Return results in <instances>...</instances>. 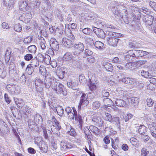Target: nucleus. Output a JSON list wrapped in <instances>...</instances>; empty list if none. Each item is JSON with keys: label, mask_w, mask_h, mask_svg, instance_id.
<instances>
[{"label": "nucleus", "mask_w": 156, "mask_h": 156, "mask_svg": "<svg viewBox=\"0 0 156 156\" xmlns=\"http://www.w3.org/2000/svg\"><path fill=\"white\" fill-rule=\"evenodd\" d=\"M73 112L69 113L68 115L69 118L71 120H74V118L76 121L79 122V128L82 129L83 123V117L80 114H77V112L74 107L72 108Z\"/></svg>", "instance_id": "nucleus-1"}, {"label": "nucleus", "mask_w": 156, "mask_h": 156, "mask_svg": "<svg viewBox=\"0 0 156 156\" xmlns=\"http://www.w3.org/2000/svg\"><path fill=\"white\" fill-rule=\"evenodd\" d=\"M120 6H124V5H118L116 6L112 7V10L116 17H123L125 15H128L127 10L126 9H121Z\"/></svg>", "instance_id": "nucleus-2"}, {"label": "nucleus", "mask_w": 156, "mask_h": 156, "mask_svg": "<svg viewBox=\"0 0 156 156\" xmlns=\"http://www.w3.org/2000/svg\"><path fill=\"white\" fill-rule=\"evenodd\" d=\"M52 89L58 94H62L64 95H67L66 91L64 86L56 81L52 85Z\"/></svg>", "instance_id": "nucleus-3"}, {"label": "nucleus", "mask_w": 156, "mask_h": 156, "mask_svg": "<svg viewBox=\"0 0 156 156\" xmlns=\"http://www.w3.org/2000/svg\"><path fill=\"white\" fill-rule=\"evenodd\" d=\"M92 121L94 125H97L99 126H102L104 124V121L101 118L96 115L92 116Z\"/></svg>", "instance_id": "nucleus-4"}, {"label": "nucleus", "mask_w": 156, "mask_h": 156, "mask_svg": "<svg viewBox=\"0 0 156 156\" xmlns=\"http://www.w3.org/2000/svg\"><path fill=\"white\" fill-rule=\"evenodd\" d=\"M87 96H86V94L84 93L82 94L80 98L79 105L78 106L79 109L80 108L82 105H84L83 106L84 107L88 104L89 101L87 100Z\"/></svg>", "instance_id": "nucleus-5"}, {"label": "nucleus", "mask_w": 156, "mask_h": 156, "mask_svg": "<svg viewBox=\"0 0 156 156\" xmlns=\"http://www.w3.org/2000/svg\"><path fill=\"white\" fill-rule=\"evenodd\" d=\"M115 93L116 95L119 98H122L124 100L128 99L127 95L126 94V92L122 90L120 88H119L117 89Z\"/></svg>", "instance_id": "nucleus-6"}, {"label": "nucleus", "mask_w": 156, "mask_h": 156, "mask_svg": "<svg viewBox=\"0 0 156 156\" xmlns=\"http://www.w3.org/2000/svg\"><path fill=\"white\" fill-rule=\"evenodd\" d=\"M56 80L52 78L46 77L44 79V84L45 87L49 88L50 87L52 88V85L54 84Z\"/></svg>", "instance_id": "nucleus-7"}, {"label": "nucleus", "mask_w": 156, "mask_h": 156, "mask_svg": "<svg viewBox=\"0 0 156 156\" xmlns=\"http://www.w3.org/2000/svg\"><path fill=\"white\" fill-rule=\"evenodd\" d=\"M92 28L94 32L98 37L102 39H104L105 37V33L102 29L95 27H93Z\"/></svg>", "instance_id": "nucleus-8"}, {"label": "nucleus", "mask_w": 156, "mask_h": 156, "mask_svg": "<svg viewBox=\"0 0 156 156\" xmlns=\"http://www.w3.org/2000/svg\"><path fill=\"white\" fill-rule=\"evenodd\" d=\"M96 83L97 82L94 81V77H93L91 79H89L88 86L90 90L91 91H94L96 89L97 87L96 84Z\"/></svg>", "instance_id": "nucleus-9"}, {"label": "nucleus", "mask_w": 156, "mask_h": 156, "mask_svg": "<svg viewBox=\"0 0 156 156\" xmlns=\"http://www.w3.org/2000/svg\"><path fill=\"white\" fill-rule=\"evenodd\" d=\"M19 5L20 9L22 11H25L28 9L27 2L26 1H20L19 2Z\"/></svg>", "instance_id": "nucleus-10"}, {"label": "nucleus", "mask_w": 156, "mask_h": 156, "mask_svg": "<svg viewBox=\"0 0 156 156\" xmlns=\"http://www.w3.org/2000/svg\"><path fill=\"white\" fill-rule=\"evenodd\" d=\"M154 19V16H152L147 15L144 16L143 21L146 24L150 26L152 24Z\"/></svg>", "instance_id": "nucleus-11"}, {"label": "nucleus", "mask_w": 156, "mask_h": 156, "mask_svg": "<svg viewBox=\"0 0 156 156\" xmlns=\"http://www.w3.org/2000/svg\"><path fill=\"white\" fill-rule=\"evenodd\" d=\"M50 46L52 50L56 51H58L59 48V44L56 41L50 40Z\"/></svg>", "instance_id": "nucleus-12"}, {"label": "nucleus", "mask_w": 156, "mask_h": 156, "mask_svg": "<svg viewBox=\"0 0 156 156\" xmlns=\"http://www.w3.org/2000/svg\"><path fill=\"white\" fill-rule=\"evenodd\" d=\"M62 43L65 46L68 48H70L73 45L74 42L69 39L63 38L62 39Z\"/></svg>", "instance_id": "nucleus-13"}, {"label": "nucleus", "mask_w": 156, "mask_h": 156, "mask_svg": "<svg viewBox=\"0 0 156 156\" xmlns=\"http://www.w3.org/2000/svg\"><path fill=\"white\" fill-rule=\"evenodd\" d=\"M115 104L116 106L119 107H125L127 105L126 101H125L122 98V99H116L115 101Z\"/></svg>", "instance_id": "nucleus-14"}, {"label": "nucleus", "mask_w": 156, "mask_h": 156, "mask_svg": "<svg viewBox=\"0 0 156 156\" xmlns=\"http://www.w3.org/2000/svg\"><path fill=\"white\" fill-rule=\"evenodd\" d=\"M38 38L39 40V45L42 50H45L46 48V43L44 38L41 36H38Z\"/></svg>", "instance_id": "nucleus-15"}, {"label": "nucleus", "mask_w": 156, "mask_h": 156, "mask_svg": "<svg viewBox=\"0 0 156 156\" xmlns=\"http://www.w3.org/2000/svg\"><path fill=\"white\" fill-rule=\"evenodd\" d=\"M148 52L143 50H135V58H137L148 54Z\"/></svg>", "instance_id": "nucleus-16"}, {"label": "nucleus", "mask_w": 156, "mask_h": 156, "mask_svg": "<svg viewBox=\"0 0 156 156\" xmlns=\"http://www.w3.org/2000/svg\"><path fill=\"white\" fill-rule=\"evenodd\" d=\"M116 37H113L112 38H110V39H107V41L110 45L113 47L116 46L119 40V39Z\"/></svg>", "instance_id": "nucleus-17"}, {"label": "nucleus", "mask_w": 156, "mask_h": 156, "mask_svg": "<svg viewBox=\"0 0 156 156\" xmlns=\"http://www.w3.org/2000/svg\"><path fill=\"white\" fill-rule=\"evenodd\" d=\"M105 37H107V40L113 37H117L118 34L110 31H107L105 33Z\"/></svg>", "instance_id": "nucleus-18"}, {"label": "nucleus", "mask_w": 156, "mask_h": 156, "mask_svg": "<svg viewBox=\"0 0 156 156\" xmlns=\"http://www.w3.org/2000/svg\"><path fill=\"white\" fill-rule=\"evenodd\" d=\"M94 46L97 49L99 50H103L105 48L104 44L99 41H96L94 43Z\"/></svg>", "instance_id": "nucleus-19"}, {"label": "nucleus", "mask_w": 156, "mask_h": 156, "mask_svg": "<svg viewBox=\"0 0 156 156\" xmlns=\"http://www.w3.org/2000/svg\"><path fill=\"white\" fill-rule=\"evenodd\" d=\"M39 148L41 152L43 153H46L48 150L47 145L43 142H41V145L40 146Z\"/></svg>", "instance_id": "nucleus-20"}, {"label": "nucleus", "mask_w": 156, "mask_h": 156, "mask_svg": "<svg viewBox=\"0 0 156 156\" xmlns=\"http://www.w3.org/2000/svg\"><path fill=\"white\" fill-rule=\"evenodd\" d=\"M20 87L17 85H15L10 93L12 94H17L20 93Z\"/></svg>", "instance_id": "nucleus-21"}, {"label": "nucleus", "mask_w": 156, "mask_h": 156, "mask_svg": "<svg viewBox=\"0 0 156 156\" xmlns=\"http://www.w3.org/2000/svg\"><path fill=\"white\" fill-rule=\"evenodd\" d=\"M16 0H4V4L7 7L12 8Z\"/></svg>", "instance_id": "nucleus-22"}, {"label": "nucleus", "mask_w": 156, "mask_h": 156, "mask_svg": "<svg viewBox=\"0 0 156 156\" xmlns=\"http://www.w3.org/2000/svg\"><path fill=\"white\" fill-rule=\"evenodd\" d=\"M22 17H24V21L26 23H29L32 17V15L30 12H28L27 14H23Z\"/></svg>", "instance_id": "nucleus-23"}, {"label": "nucleus", "mask_w": 156, "mask_h": 156, "mask_svg": "<svg viewBox=\"0 0 156 156\" xmlns=\"http://www.w3.org/2000/svg\"><path fill=\"white\" fill-rule=\"evenodd\" d=\"M14 101L15 103L19 108H21L23 106V105L22 99L14 98Z\"/></svg>", "instance_id": "nucleus-24"}, {"label": "nucleus", "mask_w": 156, "mask_h": 156, "mask_svg": "<svg viewBox=\"0 0 156 156\" xmlns=\"http://www.w3.org/2000/svg\"><path fill=\"white\" fill-rule=\"evenodd\" d=\"M67 85L68 87L72 88L74 90L77 89L78 84L76 82H73L72 81H69L68 82Z\"/></svg>", "instance_id": "nucleus-25"}, {"label": "nucleus", "mask_w": 156, "mask_h": 156, "mask_svg": "<svg viewBox=\"0 0 156 156\" xmlns=\"http://www.w3.org/2000/svg\"><path fill=\"white\" fill-rule=\"evenodd\" d=\"M103 66L106 70L111 72L113 69L112 65L108 62H105L103 63Z\"/></svg>", "instance_id": "nucleus-26"}, {"label": "nucleus", "mask_w": 156, "mask_h": 156, "mask_svg": "<svg viewBox=\"0 0 156 156\" xmlns=\"http://www.w3.org/2000/svg\"><path fill=\"white\" fill-rule=\"evenodd\" d=\"M30 66L34 68L38 66L39 65V62L38 60L35 59L32 60L30 62V64H29Z\"/></svg>", "instance_id": "nucleus-27"}, {"label": "nucleus", "mask_w": 156, "mask_h": 156, "mask_svg": "<svg viewBox=\"0 0 156 156\" xmlns=\"http://www.w3.org/2000/svg\"><path fill=\"white\" fill-rule=\"evenodd\" d=\"M73 56L70 52H67L63 56V59L65 61H69L72 59Z\"/></svg>", "instance_id": "nucleus-28"}, {"label": "nucleus", "mask_w": 156, "mask_h": 156, "mask_svg": "<svg viewBox=\"0 0 156 156\" xmlns=\"http://www.w3.org/2000/svg\"><path fill=\"white\" fill-rule=\"evenodd\" d=\"M131 104L134 107L137 105L139 103V100L138 98L136 97H132L130 99Z\"/></svg>", "instance_id": "nucleus-29"}, {"label": "nucleus", "mask_w": 156, "mask_h": 156, "mask_svg": "<svg viewBox=\"0 0 156 156\" xmlns=\"http://www.w3.org/2000/svg\"><path fill=\"white\" fill-rule=\"evenodd\" d=\"M34 120L36 125H37V124H39L41 123V122H43L42 117L39 114L36 115L34 118Z\"/></svg>", "instance_id": "nucleus-30"}, {"label": "nucleus", "mask_w": 156, "mask_h": 156, "mask_svg": "<svg viewBox=\"0 0 156 156\" xmlns=\"http://www.w3.org/2000/svg\"><path fill=\"white\" fill-rule=\"evenodd\" d=\"M74 47L77 50L80 51H83L84 48V46L83 44L80 42L78 43V44H75Z\"/></svg>", "instance_id": "nucleus-31"}, {"label": "nucleus", "mask_w": 156, "mask_h": 156, "mask_svg": "<svg viewBox=\"0 0 156 156\" xmlns=\"http://www.w3.org/2000/svg\"><path fill=\"white\" fill-rule=\"evenodd\" d=\"M103 104L105 106L109 107L111 106L112 101L108 98H105L103 99Z\"/></svg>", "instance_id": "nucleus-32"}, {"label": "nucleus", "mask_w": 156, "mask_h": 156, "mask_svg": "<svg viewBox=\"0 0 156 156\" xmlns=\"http://www.w3.org/2000/svg\"><path fill=\"white\" fill-rule=\"evenodd\" d=\"M27 49L31 54H35L37 50V47L35 45H32L28 46Z\"/></svg>", "instance_id": "nucleus-33"}, {"label": "nucleus", "mask_w": 156, "mask_h": 156, "mask_svg": "<svg viewBox=\"0 0 156 156\" xmlns=\"http://www.w3.org/2000/svg\"><path fill=\"white\" fill-rule=\"evenodd\" d=\"M65 73V71L63 70L62 69H60L56 71L57 75L61 79H62L64 77Z\"/></svg>", "instance_id": "nucleus-34"}, {"label": "nucleus", "mask_w": 156, "mask_h": 156, "mask_svg": "<svg viewBox=\"0 0 156 156\" xmlns=\"http://www.w3.org/2000/svg\"><path fill=\"white\" fill-rule=\"evenodd\" d=\"M104 119L110 122H112L113 119L112 115L109 113H105V115L103 116Z\"/></svg>", "instance_id": "nucleus-35"}, {"label": "nucleus", "mask_w": 156, "mask_h": 156, "mask_svg": "<svg viewBox=\"0 0 156 156\" xmlns=\"http://www.w3.org/2000/svg\"><path fill=\"white\" fill-rule=\"evenodd\" d=\"M44 136L46 139L49 140V137L50 136L52 133L51 131L48 129H45L43 131Z\"/></svg>", "instance_id": "nucleus-36"}, {"label": "nucleus", "mask_w": 156, "mask_h": 156, "mask_svg": "<svg viewBox=\"0 0 156 156\" xmlns=\"http://www.w3.org/2000/svg\"><path fill=\"white\" fill-rule=\"evenodd\" d=\"M34 68L32 67L30 65H28L26 68L25 72L29 75H31L34 70Z\"/></svg>", "instance_id": "nucleus-37"}, {"label": "nucleus", "mask_w": 156, "mask_h": 156, "mask_svg": "<svg viewBox=\"0 0 156 156\" xmlns=\"http://www.w3.org/2000/svg\"><path fill=\"white\" fill-rule=\"evenodd\" d=\"M139 133L141 135L145 134L146 132V127L144 125H140L138 129Z\"/></svg>", "instance_id": "nucleus-38"}, {"label": "nucleus", "mask_w": 156, "mask_h": 156, "mask_svg": "<svg viewBox=\"0 0 156 156\" xmlns=\"http://www.w3.org/2000/svg\"><path fill=\"white\" fill-rule=\"evenodd\" d=\"M33 39V37L32 36H29L24 39L23 42L25 44L28 45L31 43Z\"/></svg>", "instance_id": "nucleus-39"}, {"label": "nucleus", "mask_w": 156, "mask_h": 156, "mask_svg": "<svg viewBox=\"0 0 156 156\" xmlns=\"http://www.w3.org/2000/svg\"><path fill=\"white\" fill-rule=\"evenodd\" d=\"M64 27L62 26L56 28L55 30V33H59L60 35H62L64 32Z\"/></svg>", "instance_id": "nucleus-40"}, {"label": "nucleus", "mask_w": 156, "mask_h": 156, "mask_svg": "<svg viewBox=\"0 0 156 156\" xmlns=\"http://www.w3.org/2000/svg\"><path fill=\"white\" fill-rule=\"evenodd\" d=\"M149 153V151H147L145 147H143L141 150L140 156H147Z\"/></svg>", "instance_id": "nucleus-41"}, {"label": "nucleus", "mask_w": 156, "mask_h": 156, "mask_svg": "<svg viewBox=\"0 0 156 156\" xmlns=\"http://www.w3.org/2000/svg\"><path fill=\"white\" fill-rule=\"evenodd\" d=\"M101 104L98 101H95L92 104V107L93 109H98L100 107Z\"/></svg>", "instance_id": "nucleus-42"}, {"label": "nucleus", "mask_w": 156, "mask_h": 156, "mask_svg": "<svg viewBox=\"0 0 156 156\" xmlns=\"http://www.w3.org/2000/svg\"><path fill=\"white\" fill-rule=\"evenodd\" d=\"M51 59V58L50 56L47 54H46L44 56L43 60H42V62H44L47 64H48L49 63H50Z\"/></svg>", "instance_id": "nucleus-43"}, {"label": "nucleus", "mask_w": 156, "mask_h": 156, "mask_svg": "<svg viewBox=\"0 0 156 156\" xmlns=\"http://www.w3.org/2000/svg\"><path fill=\"white\" fill-rule=\"evenodd\" d=\"M56 110L57 113L59 116L62 115L64 113V110L62 106H58L56 108Z\"/></svg>", "instance_id": "nucleus-44"}, {"label": "nucleus", "mask_w": 156, "mask_h": 156, "mask_svg": "<svg viewBox=\"0 0 156 156\" xmlns=\"http://www.w3.org/2000/svg\"><path fill=\"white\" fill-rule=\"evenodd\" d=\"M121 8L123 9H126L127 10V12L128 13H131V5H125L124 6H120Z\"/></svg>", "instance_id": "nucleus-45"}, {"label": "nucleus", "mask_w": 156, "mask_h": 156, "mask_svg": "<svg viewBox=\"0 0 156 156\" xmlns=\"http://www.w3.org/2000/svg\"><path fill=\"white\" fill-rule=\"evenodd\" d=\"M132 15L134 18L137 20H140L141 18V12L140 11L135 12Z\"/></svg>", "instance_id": "nucleus-46"}, {"label": "nucleus", "mask_w": 156, "mask_h": 156, "mask_svg": "<svg viewBox=\"0 0 156 156\" xmlns=\"http://www.w3.org/2000/svg\"><path fill=\"white\" fill-rule=\"evenodd\" d=\"M55 14L60 21H63V18L62 16L61 12L59 10L57 9L56 10Z\"/></svg>", "instance_id": "nucleus-47"}, {"label": "nucleus", "mask_w": 156, "mask_h": 156, "mask_svg": "<svg viewBox=\"0 0 156 156\" xmlns=\"http://www.w3.org/2000/svg\"><path fill=\"white\" fill-rule=\"evenodd\" d=\"M141 74L142 76L145 78H151V75L147 71L142 70Z\"/></svg>", "instance_id": "nucleus-48"}, {"label": "nucleus", "mask_w": 156, "mask_h": 156, "mask_svg": "<svg viewBox=\"0 0 156 156\" xmlns=\"http://www.w3.org/2000/svg\"><path fill=\"white\" fill-rule=\"evenodd\" d=\"M125 65L126 69H133V64L132 62H126Z\"/></svg>", "instance_id": "nucleus-49"}, {"label": "nucleus", "mask_w": 156, "mask_h": 156, "mask_svg": "<svg viewBox=\"0 0 156 156\" xmlns=\"http://www.w3.org/2000/svg\"><path fill=\"white\" fill-rule=\"evenodd\" d=\"M14 30L17 32H20L22 30V28L20 23L16 24L14 26Z\"/></svg>", "instance_id": "nucleus-50"}, {"label": "nucleus", "mask_w": 156, "mask_h": 156, "mask_svg": "<svg viewBox=\"0 0 156 156\" xmlns=\"http://www.w3.org/2000/svg\"><path fill=\"white\" fill-rule=\"evenodd\" d=\"M92 31V30L89 28H85L82 30V32L84 34L88 35H90Z\"/></svg>", "instance_id": "nucleus-51"}, {"label": "nucleus", "mask_w": 156, "mask_h": 156, "mask_svg": "<svg viewBox=\"0 0 156 156\" xmlns=\"http://www.w3.org/2000/svg\"><path fill=\"white\" fill-rule=\"evenodd\" d=\"M27 122L29 127L31 129H32L35 125H36L35 123L33 121L30 119L28 120Z\"/></svg>", "instance_id": "nucleus-52"}, {"label": "nucleus", "mask_w": 156, "mask_h": 156, "mask_svg": "<svg viewBox=\"0 0 156 156\" xmlns=\"http://www.w3.org/2000/svg\"><path fill=\"white\" fill-rule=\"evenodd\" d=\"M43 83L40 79H36L35 81V84L36 87L42 86V85Z\"/></svg>", "instance_id": "nucleus-53"}, {"label": "nucleus", "mask_w": 156, "mask_h": 156, "mask_svg": "<svg viewBox=\"0 0 156 156\" xmlns=\"http://www.w3.org/2000/svg\"><path fill=\"white\" fill-rule=\"evenodd\" d=\"M133 58L130 57L129 55H126L124 57V59L123 61L124 63H126L127 62H131L132 61V59Z\"/></svg>", "instance_id": "nucleus-54"}, {"label": "nucleus", "mask_w": 156, "mask_h": 156, "mask_svg": "<svg viewBox=\"0 0 156 156\" xmlns=\"http://www.w3.org/2000/svg\"><path fill=\"white\" fill-rule=\"evenodd\" d=\"M6 72L4 69L0 68V77L2 78H4L6 76Z\"/></svg>", "instance_id": "nucleus-55"}, {"label": "nucleus", "mask_w": 156, "mask_h": 156, "mask_svg": "<svg viewBox=\"0 0 156 156\" xmlns=\"http://www.w3.org/2000/svg\"><path fill=\"white\" fill-rule=\"evenodd\" d=\"M135 50H129L127 52V54L129 55L130 57L132 58H135Z\"/></svg>", "instance_id": "nucleus-56"}, {"label": "nucleus", "mask_w": 156, "mask_h": 156, "mask_svg": "<svg viewBox=\"0 0 156 156\" xmlns=\"http://www.w3.org/2000/svg\"><path fill=\"white\" fill-rule=\"evenodd\" d=\"M33 58V56L31 54H27L24 56L25 60L27 61H29L31 60Z\"/></svg>", "instance_id": "nucleus-57"}, {"label": "nucleus", "mask_w": 156, "mask_h": 156, "mask_svg": "<svg viewBox=\"0 0 156 156\" xmlns=\"http://www.w3.org/2000/svg\"><path fill=\"white\" fill-rule=\"evenodd\" d=\"M72 64L73 66H76L77 67H79L80 63L79 61L74 59H72Z\"/></svg>", "instance_id": "nucleus-58"}, {"label": "nucleus", "mask_w": 156, "mask_h": 156, "mask_svg": "<svg viewBox=\"0 0 156 156\" xmlns=\"http://www.w3.org/2000/svg\"><path fill=\"white\" fill-rule=\"evenodd\" d=\"M112 122H115L116 123L118 126H119L120 124V120L119 117H116L112 118Z\"/></svg>", "instance_id": "nucleus-59"}, {"label": "nucleus", "mask_w": 156, "mask_h": 156, "mask_svg": "<svg viewBox=\"0 0 156 156\" xmlns=\"http://www.w3.org/2000/svg\"><path fill=\"white\" fill-rule=\"evenodd\" d=\"M86 42L89 45H92L94 44V41L93 39L90 37H88L86 40Z\"/></svg>", "instance_id": "nucleus-60"}, {"label": "nucleus", "mask_w": 156, "mask_h": 156, "mask_svg": "<svg viewBox=\"0 0 156 156\" xmlns=\"http://www.w3.org/2000/svg\"><path fill=\"white\" fill-rule=\"evenodd\" d=\"M139 11L141 12H142L147 14L149 13V11L148 9L147 8L143 7L141 8L140 9H139Z\"/></svg>", "instance_id": "nucleus-61"}, {"label": "nucleus", "mask_w": 156, "mask_h": 156, "mask_svg": "<svg viewBox=\"0 0 156 156\" xmlns=\"http://www.w3.org/2000/svg\"><path fill=\"white\" fill-rule=\"evenodd\" d=\"M130 9H131V13L132 15L135 13V12L139 11V8H136L133 5H131V7Z\"/></svg>", "instance_id": "nucleus-62"}, {"label": "nucleus", "mask_w": 156, "mask_h": 156, "mask_svg": "<svg viewBox=\"0 0 156 156\" xmlns=\"http://www.w3.org/2000/svg\"><path fill=\"white\" fill-rule=\"evenodd\" d=\"M149 5L154 11H156V2L150 1L149 3Z\"/></svg>", "instance_id": "nucleus-63"}, {"label": "nucleus", "mask_w": 156, "mask_h": 156, "mask_svg": "<svg viewBox=\"0 0 156 156\" xmlns=\"http://www.w3.org/2000/svg\"><path fill=\"white\" fill-rule=\"evenodd\" d=\"M147 105L149 107L152 106L154 104V101L151 98H148L147 100Z\"/></svg>", "instance_id": "nucleus-64"}]
</instances>
